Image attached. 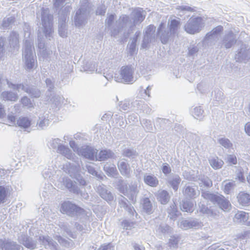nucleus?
Masks as SVG:
<instances>
[{
	"label": "nucleus",
	"instance_id": "obj_57",
	"mask_svg": "<svg viewBox=\"0 0 250 250\" xmlns=\"http://www.w3.org/2000/svg\"><path fill=\"white\" fill-rule=\"evenodd\" d=\"M21 102L24 107L30 108L34 107L31 100L27 96L23 97L21 100Z\"/></svg>",
	"mask_w": 250,
	"mask_h": 250
},
{
	"label": "nucleus",
	"instance_id": "obj_2",
	"mask_svg": "<svg viewBox=\"0 0 250 250\" xmlns=\"http://www.w3.org/2000/svg\"><path fill=\"white\" fill-rule=\"evenodd\" d=\"M60 210L62 213L74 218H78L85 214L83 208L69 201L62 204Z\"/></svg>",
	"mask_w": 250,
	"mask_h": 250
},
{
	"label": "nucleus",
	"instance_id": "obj_44",
	"mask_svg": "<svg viewBox=\"0 0 250 250\" xmlns=\"http://www.w3.org/2000/svg\"><path fill=\"white\" fill-rule=\"evenodd\" d=\"M168 217L171 219H175L178 215V211L175 203L172 204L167 208Z\"/></svg>",
	"mask_w": 250,
	"mask_h": 250
},
{
	"label": "nucleus",
	"instance_id": "obj_31",
	"mask_svg": "<svg viewBox=\"0 0 250 250\" xmlns=\"http://www.w3.org/2000/svg\"><path fill=\"white\" fill-rule=\"evenodd\" d=\"M104 170L108 177L116 178L119 176L118 170L114 165H112L111 166L108 164L105 165L104 167Z\"/></svg>",
	"mask_w": 250,
	"mask_h": 250
},
{
	"label": "nucleus",
	"instance_id": "obj_11",
	"mask_svg": "<svg viewBox=\"0 0 250 250\" xmlns=\"http://www.w3.org/2000/svg\"><path fill=\"white\" fill-rule=\"evenodd\" d=\"M18 240L20 244L30 250H34L37 248V241L25 234L22 233L19 235Z\"/></svg>",
	"mask_w": 250,
	"mask_h": 250
},
{
	"label": "nucleus",
	"instance_id": "obj_22",
	"mask_svg": "<svg viewBox=\"0 0 250 250\" xmlns=\"http://www.w3.org/2000/svg\"><path fill=\"white\" fill-rule=\"evenodd\" d=\"M87 19L86 12L82 8L79 9L76 13L74 20L76 26L84 25Z\"/></svg>",
	"mask_w": 250,
	"mask_h": 250
},
{
	"label": "nucleus",
	"instance_id": "obj_63",
	"mask_svg": "<svg viewBox=\"0 0 250 250\" xmlns=\"http://www.w3.org/2000/svg\"><path fill=\"white\" fill-rule=\"evenodd\" d=\"M203 112L204 110L201 108V106H197L194 108L192 115L196 119L201 118Z\"/></svg>",
	"mask_w": 250,
	"mask_h": 250
},
{
	"label": "nucleus",
	"instance_id": "obj_39",
	"mask_svg": "<svg viewBox=\"0 0 250 250\" xmlns=\"http://www.w3.org/2000/svg\"><path fill=\"white\" fill-rule=\"evenodd\" d=\"M122 155L123 157L128 158L130 160H133L137 158L138 153L136 150L130 148H125L123 149Z\"/></svg>",
	"mask_w": 250,
	"mask_h": 250
},
{
	"label": "nucleus",
	"instance_id": "obj_4",
	"mask_svg": "<svg viewBox=\"0 0 250 250\" xmlns=\"http://www.w3.org/2000/svg\"><path fill=\"white\" fill-rule=\"evenodd\" d=\"M135 68L131 64L122 66L120 71V77H115L116 81L125 83H132L135 81L134 74Z\"/></svg>",
	"mask_w": 250,
	"mask_h": 250
},
{
	"label": "nucleus",
	"instance_id": "obj_45",
	"mask_svg": "<svg viewBox=\"0 0 250 250\" xmlns=\"http://www.w3.org/2000/svg\"><path fill=\"white\" fill-rule=\"evenodd\" d=\"M45 83L48 88L46 94V96L49 99L54 92V81H52V80L49 78H47L45 80Z\"/></svg>",
	"mask_w": 250,
	"mask_h": 250
},
{
	"label": "nucleus",
	"instance_id": "obj_53",
	"mask_svg": "<svg viewBox=\"0 0 250 250\" xmlns=\"http://www.w3.org/2000/svg\"><path fill=\"white\" fill-rule=\"evenodd\" d=\"M218 142L220 145L226 149H230L232 147V144L230 140L225 137L220 138L218 139Z\"/></svg>",
	"mask_w": 250,
	"mask_h": 250
},
{
	"label": "nucleus",
	"instance_id": "obj_62",
	"mask_svg": "<svg viewBox=\"0 0 250 250\" xmlns=\"http://www.w3.org/2000/svg\"><path fill=\"white\" fill-rule=\"evenodd\" d=\"M61 140L59 138L53 139L49 142L50 147L54 149L57 150V149L62 144L61 143Z\"/></svg>",
	"mask_w": 250,
	"mask_h": 250
},
{
	"label": "nucleus",
	"instance_id": "obj_34",
	"mask_svg": "<svg viewBox=\"0 0 250 250\" xmlns=\"http://www.w3.org/2000/svg\"><path fill=\"white\" fill-rule=\"evenodd\" d=\"M249 213L243 211H237L234 217L235 222L239 223H244L249 219Z\"/></svg>",
	"mask_w": 250,
	"mask_h": 250
},
{
	"label": "nucleus",
	"instance_id": "obj_40",
	"mask_svg": "<svg viewBox=\"0 0 250 250\" xmlns=\"http://www.w3.org/2000/svg\"><path fill=\"white\" fill-rule=\"evenodd\" d=\"M180 25V21L176 19L171 20L169 25V31L172 36H175Z\"/></svg>",
	"mask_w": 250,
	"mask_h": 250
},
{
	"label": "nucleus",
	"instance_id": "obj_49",
	"mask_svg": "<svg viewBox=\"0 0 250 250\" xmlns=\"http://www.w3.org/2000/svg\"><path fill=\"white\" fill-rule=\"evenodd\" d=\"M170 229V227L167 224L161 223L159 226H157L156 230L158 233L165 235L168 233Z\"/></svg>",
	"mask_w": 250,
	"mask_h": 250
},
{
	"label": "nucleus",
	"instance_id": "obj_54",
	"mask_svg": "<svg viewBox=\"0 0 250 250\" xmlns=\"http://www.w3.org/2000/svg\"><path fill=\"white\" fill-rule=\"evenodd\" d=\"M53 104L56 107L61 106L62 104H65L64 103V99L63 97L60 96H55L51 99Z\"/></svg>",
	"mask_w": 250,
	"mask_h": 250
},
{
	"label": "nucleus",
	"instance_id": "obj_21",
	"mask_svg": "<svg viewBox=\"0 0 250 250\" xmlns=\"http://www.w3.org/2000/svg\"><path fill=\"white\" fill-rule=\"evenodd\" d=\"M68 174L71 177L75 179L80 185L85 186L86 185L85 180L80 174L77 167L72 166L68 170Z\"/></svg>",
	"mask_w": 250,
	"mask_h": 250
},
{
	"label": "nucleus",
	"instance_id": "obj_36",
	"mask_svg": "<svg viewBox=\"0 0 250 250\" xmlns=\"http://www.w3.org/2000/svg\"><path fill=\"white\" fill-rule=\"evenodd\" d=\"M15 21V19L14 17H5L2 21V23L0 26V28L2 30L9 29L12 27V25Z\"/></svg>",
	"mask_w": 250,
	"mask_h": 250
},
{
	"label": "nucleus",
	"instance_id": "obj_13",
	"mask_svg": "<svg viewBox=\"0 0 250 250\" xmlns=\"http://www.w3.org/2000/svg\"><path fill=\"white\" fill-rule=\"evenodd\" d=\"M181 181V179L180 176L174 173L170 174L166 179L167 185L172 188L174 191L178 190Z\"/></svg>",
	"mask_w": 250,
	"mask_h": 250
},
{
	"label": "nucleus",
	"instance_id": "obj_27",
	"mask_svg": "<svg viewBox=\"0 0 250 250\" xmlns=\"http://www.w3.org/2000/svg\"><path fill=\"white\" fill-rule=\"evenodd\" d=\"M237 201L242 207L250 205V194L245 191L240 192L237 196Z\"/></svg>",
	"mask_w": 250,
	"mask_h": 250
},
{
	"label": "nucleus",
	"instance_id": "obj_32",
	"mask_svg": "<svg viewBox=\"0 0 250 250\" xmlns=\"http://www.w3.org/2000/svg\"><path fill=\"white\" fill-rule=\"evenodd\" d=\"M11 187L9 186H0V205L4 203L10 193Z\"/></svg>",
	"mask_w": 250,
	"mask_h": 250
},
{
	"label": "nucleus",
	"instance_id": "obj_43",
	"mask_svg": "<svg viewBox=\"0 0 250 250\" xmlns=\"http://www.w3.org/2000/svg\"><path fill=\"white\" fill-rule=\"evenodd\" d=\"M123 28L124 25L117 21L114 26L112 25L108 29L110 30L111 36L116 37L123 30Z\"/></svg>",
	"mask_w": 250,
	"mask_h": 250
},
{
	"label": "nucleus",
	"instance_id": "obj_60",
	"mask_svg": "<svg viewBox=\"0 0 250 250\" xmlns=\"http://www.w3.org/2000/svg\"><path fill=\"white\" fill-rule=\"evenodd\" d=\"M161 170L164 175L167 177L171 174V168L169 165L167 163H165L162 164Z\"/></svg>",
	"mask_w": 250,
	"mask_h": 250
},
{
	"label": "nucleus",
	"instance_id": "obj_35",
	"mask_svg": "<svg viewBox=\"0 0 250 250\" xmlns=\"http://www.w3.org/2000/svg\"><path fill=\"white\" fill-rule=\"evenodd\" d=\"M7 84L9 88H12L13 90H17L18 92H20L21 90H22L25 92L26 93L27 92V91H28V88L29 86L28 84H14L12 82L9 81L7 80Z\"/></svg>",
	"mask_w": 250,
	"mask_h": 250
},
{
	"label": "nucleus",
	"instance_id": "obj_16",
	"mask_svg": "<svg viewBox=\"0 0 250 250\" xmlns=\"http://www.w3.org/2000/svg\"><path fill=\"white\" fill-rule=\"evenodd\" d=\"M236 42L235 35L232 31H229L224 36L222 41V45L226 49H229L234 45Z\"/></svg>",
	"mask_w": 250,
	"mask_h": 250
},
{
	"label": "nucleus",
	"instance_id": "obj_52",
	"mask_svg": "<svg viewBox=\"0 0 250 250\" xmlns=\"http://www.w3.org/2000/svg\"><path fill=\"white\" fill-rule=\"evenodd\" d=\"M158 35L160 36L161 41L163 44H167L169 41L170 36H172L169 30H166L162 32L160 35Z\"/></svg>",
	"mask_w": 250,
	"mask_h": 250
},
{
	"label": "nucleus",
	"instance_id": "obj_30",
	"mask_svg": "<svg viewBox=\"0 0 250 250\" xmlns=\"http://www.w3.org/2000/svg\"><path fill=\"white\" fill-rule=\"evenodd\" d=\"M56 152L69 160H72L74 158V154L67 146L64 145L60 146Z\"/></svg>",
	"mask_w": 250,
	"mask_h": 250
},
{
	"label": "nucleus",
	"instance_id": "obj_19",
	"mask_svg": "<svg viewBox=\"0 0 250 250\" xmlns=\"http://www.w3.org/2000/svg\"><path fill=\"white\" fill-rule=\"evenodd\" d=\"M9 43L7 45L9 46V52H13V50H18L19 48V34L15 31H12L8 37Z\"/></svg>",
	"mask_w": 250,
	"mask_h": 250
},
{
	"label": "nucleus",
	"instance_id": "obj_50",
	"mask_svg": "<svg viewBox=\"0 0 250 250\" xmlns=\"http://www.w3.org/2000/svg\"><path fill=\"white\" fill-rule=\"evenodd\" d=\"M49 120L44 116H42L39 117L37 125L41 129H44L49 125Z\"/></svg>",
	"mask_w": 250,
	"mask_h": 250
},
{
	"label": "nucleus",
	"instance_id": "obj_51",
	"mask_svg": "<svg viewBox=\"0 0 250 250\" xmlns=\"http://www.w3.org/2000/svg\"><path fill=\"white\" fill-rule=\"evenodd\" d=\"M209 162L212 167L215 169L221 168L224 163L222 160L219 159L217 157L209 160Z\"/></svg>",
	"mask_w": 250,
	"mask_h": 250
},
{
	"label": "nucleus",
	"instance_id": "obj_38",
	"mask_svg": "<svg viewBox=\"0 0 250 250\" xmlns=\"http://www.w3.org/2000/svg\"><path fill=\"white\" fill-rule=\"evenodd\" d=\"M180 208L183 211L192 212L194 210L193 203L189 200H183L180 203Z\"/></svg>",
	"mask_w": 250,
	"mask_h": 250
},
{
	"label": "nucleus",
	"instance_id": "obj_6",
	"mask_svg": "<svg viewBox=\"0 0 250 250\" xmlns=\"http://www.w3.org/2000/svg\"><path fill=\"white\" fill-rule=\"evenodd\" d=\"M197 211L210 220L216 219L219 216V211L215 207H209L202 203L198 204Z\"/></svg>",
	"mask_w": 250,
	"mask_h": 250
},
{
	"label": "nucleus",
	"instance_id": "obj_56",
	"mask_svg": "<svg viewBox=\"0 0 250 250\" xmlns=\"http://www.w3.org/2000/svg\"><path fill=\"white\" fill-rule=\"evenodd\" d=\"M199 184L200 186L204 185L206 187H210L212 185V181L207 176H204L199 179Z\"/></svg>",
	"mask_w": 250,
	"mask_h": 250
},
{
	"label": "nucleus",
	"instance_id": "obj_42",
	"mask_svg": "<svg viewBox=\"0 0 250 250\" xmlns=\"http://www.w3.org/2000/svg\"><path fill=\"white\" fill-rule=\"evenodd\" d=\"M143 207L144 211L148 214L152 213L153 206L148 198H145L143 199Z\"/></svg>",
	"mask_w": 250,
	"mask_h": 250
},
{
	"label": "nucleus",
	"instance_id": "obj_9",
	"mask_svg": "<svg viewBox=\"0 0 250 250\" xmlns=\"http://www.w3.org/2000/svg\"><path fill=\"white\" fill-rule=\"evenodd\" d=\"M0 250H23V248L9 238L0 239Z\"/></svg>",
	"mask_w": 250,
	"mask_h": 250
},
{
	"label": "nucleus",
	"instance_id": "obj_15",
	"mask_svg": "<svg viewBox=\"0 0 250 250\" xmlns=\"http://www.w3.org/2000/svg\"><path fill=\"white\" fill-rule=\"evenodd\" d=\"M118 204L121 208H123L131 216H133L134 213H136L133 207L129 203L128 200L122 195L118 197Z\"/></svg>",
	"mask_w": 250,
	"mask_h": 250
},
{
	"label": "nucleus",
	"instance_id": "obj_12",
	"mask_svg": "<svg viewBox=\"0 0 250 250\" xmlns=\"http://www.w3.org/2000/svg\"><path fill=\"white\" fill-rule=\"evenodd\" d=\"M133 23L130 26V30H132L137 24L141 23L145 19L146 12L143 8H137L132 12Z\"/></svg>",
	"mask_w": 250,
	"mask_h": 250
},
{
	"label": "nucleus",
	"instance_id": "obj_59",
	"mask_svg": "<svg viewBox=\"0 0 250 250\" xmlns=\"http://www.w3.org/2000/svg\"><path fill=\"white\" fill-rule=\"evenodd\" d=\"M152 38H153L148 36L147 35H144L143 40L141 44V48L147 49Z\"/></svg>",
	"mask_w": 250,
	"mask_h": 250
},
{
	"label": "nucleus",
	"instance_id": "obj_58",
	"mask_svg": "<svg viewBox=\"0 0 250 250\" xmlns=\"http://www.w3.org/2000/svg\"><path fill=\"white\" fill-rule=\"evenodd\" d=\"M222 184L224 185V191L226 194H229L230 190L235 185L234 182L226 183L224 181Z\"/></svg>",
	"mask_w": 250,
	"mask_h": 250
},
{
	"label": "nucleus",
	"instance_id": "obj_23",
	"mask_svg": "<svg viewBox=\"0 0 250 250\" xmlns=\"http://www.w3.org/2000/svg\"><path fill=\"white\" fill-rule=\"evenodd\" d=\"M199 191L197 190L195 186L186 185L183 190L184 196L189 199H193L199 195Z\"/></svg>",
	"mask_w": 250,
	"mask_h": 250
},
{
	"label": "nucleus",
	"instance_id": "obj_61",
	"mask_svg": "<svg viewBox=\"0 0 250 250\" xmlns=\"http://www.w3.org/2000/svg\"><path fill=\"white\" fill-rule=\"evenodd\" d=\"M83 68L84 71L87 72H93L96 69V65L95 63L87 62L83 65Z\"/></svg>",
	"mask_w": 250,
	"mask_h": 250
},
{
	"label": "nucleus",
	"instance_id": "obj_14",
	"mask_svg": "<svg viewBox=\"0 0 250 250\" xmlns=\"http://www.w3.org/2000/svg\"><path fill=\"white\" fill-rule=\"evenodd\" d=\"M118 168L120 173L126 178H129L131 172L130 165L127 162V160L123 158L117 164Z\"/></svg>",
	"mask_w": 250,
	"mask_h": 250
},
{
	"label": "nucleus",
	"instance_id": "obj_26",
	"mask_svg": "<svg viewBox=\"0 0 250 250\" xmlns=\"http://www.w3.org/2000/svg\"><path fill=\"white\" fill-rule=\"evenodd\" d=\"M63 184L65 187L70 192L79 195L80 192V189L78 187L75 182H73L70 179L66 178L63 180Z\"/></svg>",
	"mask_w": 250,
	"mask_h": 250
},
{
	"label": "nucleus",
	"instance_id": "obj_28",
	"mask_svg": "<svg viewBox=\"0 0 250 250\" xmlns=\"http://www.w3.org/2000/svg\"><path fill=\"white\" fill-rule=\"evenodd\" d=\"M116 180L115 181V184L118 190L122 194L125 195H127L128 193V188L126 182L123 179V178L118 176V178H116Z\"/></svg>",
	"mask_w": 250,
	"mask_h": 250
},
{
	"label": "nucleus",
	"instance_id": "obj_46",
	"mask_svg": "<svg viewBox=\"0 0 250 250\" xmlns=\"http://www.w3.org/2000/svg\"><path fill=\"white\" fill-rule=\"evenodd\" d=\"M138 191L137 189V186L135 184H131L129 186V188L128 189V193L130 194L129 199L132 201L136 199V197L138 194Z\"/></svg>",
	"mask_w": 250,
	"mask_h": 250
},
{
	"label": "nucleus",
	"instance_id": "obj_37",
	"mask_svg": "<svg viewBox=\"0 0 250 250\" xmlns=\"http://www.w3.org/2000/svg\"><path fill=\"white\" fill-rule=\"evenodd\" d=\"M1 98L5 101L15 102L18 100V94L12 91H5L1 94Z\"/></svg>",
	"mask_w": 250,
	"mask_h": 250
},
{
	"label": "nucleus",
	"instance_id": "obj_1",
	"mask_svg": "<svg viewBox=\"0 0 250 250\" xmlns=\"http://www.w3.org/2000/svg\"><path fill=\"white\" fill-rule=\"evenodd\" d=\"M201 196L206 200L210 201L214 205H217L224 211H228L231 208V204L224 196L219 194H214L208 191H203Z\"/></svg>",
	"mask_w": 250,
	"mask_h": 250
},
{
	"label": "nucleus",
	"instance_id": "obj_24",
	"mask_svg": "<svg viewBox=\"0 0 250 250\" xmlns=\"http://www.w3.org/2000/svg\"><path fill=\"white\" fill-rule=\"evenodd\" d=\"M248 58V50L245 44H242L237 53L235 54L234 58L237 62H242Z\"/></svg>",
	"mask_w": 250,
	"mask_h": 250
},
{
	"label": "nucleus",
	"instance_id": "obj_29",
	"mask_svg": "<svg viewBox=\"0 0 250 250\" xmlns=\"http://www.w3.org/2000/svg\"><path fill=\"white\" fill-rule=\"evenodd\" d=\"M144 183L152 188H155L159 185V180L152 174L145 173L144 176Z\"/></svg>",
	"mask_w": 250,
	"mask_h": 250
},
{
	"label": "nucleus",
	"instance_id": "obj_55",
	"mask_svg": "<svg viewBox=\"0 0 250 250\" xmlns=\"http://www.w3.org/2000/svg\"><path fill=\"white\" fill-rule=\"evenodd\" d=\"M74 226L78 230L82 232V233H86L91 230L89 225L87 226L86 224L82 225L78 222H76Z\"/></svg>",
	"mask_w": 250,
	"mask_h": 250
},
{
	"label": "nucleus",
	"instance_id": "obj_3",
	"mask_svg": "<svg viewBox=\"0 0 250 250\" xmlns=\"http://www.w3.org/2000/svg\"><path fill=\"white\" fill-rule=\"evenodd\" d=\"M32 43L29 40H26L24 43L22 55L25 61V68L30 71L35 66L34 55L32 49Z\"/></svg>",
	"mask_w": 250,
	"mask_h": 250
},
{
	"label": "nucleus",
	"instance_id": "obj_10",
	"mask_svg": "<svg viewBox=\"0 0 250 250\" xmlns=\"http://www.w3.org/2000/svg\"><path fill=\"white\" fill-rule=\"evenodd\" d=\"M39 240L45 249L48 250H61L58 243L48 235L40 236Z\"/></svg>",
	"mask_w": 250,
	"mask_h": 250
},
{
	"label": "nucleus",
	"instance_id": "obj_5",
	"mask_svg": "<svg viewBox=\"0 0 250 250\" xmlns=\"http://www.w3.org/2000/svg\"><path fill=\"white\" fill-rule=\"evenodd\" d=\"M202 19L201 17L190 18L184 26V30L188 33L194 34L202 29Z\"/></svg>",
	"mask_w": 250,
	"mask_h": 250
},
{
	"label": "nucleus",
	"instance_id": "obj_64",
	"mask_svg": "<svg viewBox=\"0 0 250 250\" xmlns=\"http://www.w3.org/2000/svg\"><path fill=\"white\" fill-rule=\"evenodd\" d=\"M116 15L114 14H110L105 20V26L108 28L113 25Z\"/></svg>",
	"mask_w": 250,
	"mask_h": 250
},
{
	"label": "nucleus",
	"instance_id": "obj_48",
	"mask_svg": "<svg viewBox=\"0 0 250 250\" xmlns=\"http://www.w3.org/2000/svg\"><path fill=\"white\" fill-rule=\"evenodd\" d=\"M9 46L7 45L6 39L4 37H0V59L4 55L6 49L8 51Z\"/></svg>",
	"mask_w": 250,
	"mask_h": 250
},
{
	"label": "nucleus",
	"instance_id": "obj_8",
	"mask_svg": "<svg viewBox=\"0 0 250 250\" xmlns=\"http://www.w3.org/2000/svg\"><path fill=\"white\" fill-rule=\"evenodd\" d=\"M97 152V149L89 146H83L78 150L79 155L90 161H96Z\"/></svg>",
	"mask_w": 250,
	"mask_h": 250
},
{
	"label": "nucleus",
	"instance_id": "obj_41",
	"mask_svg": "<svg viewBox=\"0 0 250 250\" xmlns=\"http://www.w3.org/2000/svg\"><path fill=\"white\" fill-rule=\"evenodd\" d=\"M17 124L21 128H27L31 125V121L26 117H20L17 121Z\"/></svg>",
	"mask_w": 250,
	"mask_h": 250
},
{
	"label": "nucleus",
	"instance_id": "obj_33",
	"mask_svg": "<svg viewBox=\"0 0 250 250\" xmlns=\"http://www.w3.org/2000/svg\"><path fill=\"white\" fill-rule=\"evenodd\" d=\"M45 17H42V24L43 27V32L46 38L50 40V38L52 37V34L53 33V29L51 24H48V21H49L48 17H47V21H45Z\"/></svg>",
	"mask_w": 250,
	"mask_h": 250
},
{
	"label": "nucleus",
	"instance_id": "obj_7",
	"mask_svg": "<svg viewBox=\"0 0 250 250\" xmlns=\"http://www.w3.org/2000/svg\"><path fill=\"white\" fill-rule=\"evenodd\" d=\"M223 30V27L219 25L214 28L211 31L208 32L203 40V44L208 46H211L215 44L218 34Z\"/></svg>",
	"mask_w": 250,
	"mask_h": 250
},
{
	"label": "nucleus",
	"instance_id": "obj_18",
	"mask_svg": "<svg viewBox=\"0 0 250 250\" xmlns=\"http://www.w3.org/2000/svg\"><path fill=\"white\" fill-rule=\"evenodd\" d=\"M98 192L102 198L108 203L111 202L114 199V196L110 191L106 188V186L102 184L97 188Z\"/></svg>",
	"mask_w": 250,
	"mask_h": 250
},
{
	"label": "nucleus",
	"instance_id": "obj_25",
	"mask_svg": "<svg viewBox=\"0 0 250 250\" xmlns=\"http://www.w3.org/2000/svg\"><path fill=\"white\" fill-rule=\"evenodd\" d=\"M157 200L162 205L167 204L170 200V195L165 189H160L155 194Z\"/></svg>",
	"mask_w": 250,
	"mask_h": 250
},
{
	"label": "nucleus",
	"instance_id": "obj_20",
	"mask_svg": "<svg viewBox=\"0 0 250 250\" xmlns=\"http://www.w3.org/2000/svg\"><path fill=\"white\" fill-rule=\"evenodd\" d=\"M202 223L196 218H190L183 220L181 223V227L185 229H198L202 227Z\"/></svg>",
	"mask_w": 250,
	"mask_h": 250
},
{
	"label": "nucleus",
	"instance_id": "obj_17",
	"mask_svg": "<svg viewBox=\"0 0 250 250\" xmlns=\"http://www.w3.org/2000/svg\"><path fill=\"white\" fill-rule=\"evenodd\" d=\"M116 157L115 153L111 149L105 148L101 150L97 153L96 161H105L108 159H114Z\"/></svg>",
	"mask_w": 250,
	"mask_h": 250
},
{
	"label": "nucleus",
	"instance_id": "obj_47",
	"mask_svg": "<svg viewBox=\"0 0 250 250\" xmlns=\"http://www.w3.org/2000/svg\"><path fill=\"white\" fill-rule=\"evenodd\" d=\"M31 98H38L41 96V92L37 88L29 86L28 91L26 92Z\"/></svg>",
	"mask_w": 250,
	"mask_h": 250
}]
</instances>
